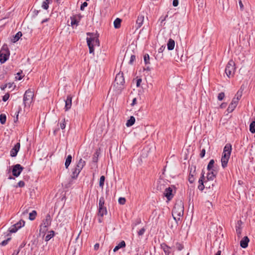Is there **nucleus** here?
Segmentation results:
<instances>
[{"instance_id":"nucleus-1","label":"nucleus","mask_w":255,"mask_h":255,"mask_svg":"<svg viewBox=\"0 0 255 255\" xmlns=\"http://www.w3.org/2000/svg\"><path fill=\"white\" fill-rule=\"evenodd\" d=\"M87 35L90 37H87V42L89 48L90 53H93L94 47L100 46V41L97 35L94 33L87 32Z\"/></svg>"},{"instance_id":"nucleus-2","label":"nucleus","mask_w":255,"mask_h":255,"mask_svg":"<svg viewBox=\"0 0 255 255\" xmlns=\"http://www.w3.org/2000/svg\"><path fill=\"white\" fill-rule=\"evenodd\" d=\"M183 212L184 207L181 201L176 203L172 210V214L174 220L176 222V226L178 225V221L180 220V217L183 216Z\"/></svg>"},{"instance_id":"nucleus-3","label":"nucleus","mask_w":255,"mask_h":255,"mask_svg":"<svg viewBox=\"0 0 255 255\" xmlns=\"http://www.w3.org/2000/svg\"><path fill=\"white\" fill-rule=\"evenodd\" d=\"M231 144L230 143L227 144L224 148L221 158L222 166L224 168H225L227 166V164L231 155Z\"/></svg>"},{"instance_id":"nucleus-4","label":"nucleus","mask_w":255,"mask_h":255,"mask_svg":"<svg viewBox=\"0 0 255 255\" xmlns=\"http://www.w3.org/2000/svg\"><path fill=\"white\" fill-rule=\"evenodd\" d=\"M34 93L30 89L26 90L23 96V104L25 107L29 106L32 102Z\"/></svg>"},{"instance_id":"nucleus-5","label":"nucleus","mask_w":255,"mask_h":255,"mask_svg":"<svg viewBox=\"0 0 255 255\" xmlns=\"http://www.w3.org/2000/svg\"><path fill=\"white\" fill-rule=\"evenodd\" d=\"M235 62L233 60H230L225 68V73L227 76L229 78L233 77L235 74Z\"/></svg>"},{"instance_id":"nucleus-6","label":"nucleus","mask_w":255,"mask_h":255,"mask_svg":"<svg viewBox=\"0 0 255 255\" xmlns=\"http://www.w3.org/2000/svg\"><path fill=\"white\" fill-rule=\"evenodd\" d=\"M51 223V218L49 214H47L45 218L43 220L40 227V232H45L47 230V228L50 226Z\"/></svg>"},{"instance_id":"nucleus-7","label":"nucleus","mask_w":255,"mask_h":255,"mask_svg":"<svg viewBox=\"0 0 255 255\" xmlns=\"http://www.w3.org/2000/svg\"><path fill=\"white\" fill-rule=\"evenodd\" d=\"M9 51L7 47H2L0 51V62L1 63H4L8 58Z\"/></svg>"},{"instance_id":"nucleus-8","label":"nucleus","mask_w":255,"mask_h":255,"mask_svg":"<svg viewBox=\"0 0 255 255\" xmlns=\"http://www.w3.org/2000/svg\"><path fill=\"white\" fill-rule=\"evenodd\" d=\"M23 169L24 168L19 164H16L14 165L12 170L13 175L15 177H18L20 174Z\"/></svg>"},{"instance_id":"nucleus-9","label":"nucleus","mask_w":255,"mask_h":255,"mask_svg":"<svg viewBox=\"0 0 255 255\" xmlns=\"http://www.w3.org/2000/svg\"><path fill=\"white\" fill-rule=\"evenodd\" d=\"M125 83V78L123 73H119L117 74L115 80V84L118 85H123Z\"/></svg>"},{"instance_id":"nucleus-10","label":"nucleus","mask_w":255,"mask_h":255,"mask_svg":"<svg viewBox=\"0 0 255 255\" xmlns=\"http://www.w3.org/2000/svg\"><path fill=\"white\" fill-rule=\"evenodd\" d=\"M20 145V143L18 142L15 144L14 147L11 149L10 154L11 157H15L16 156L17 152L19 150Z\"/></svg>"},{"instance_id":"nucleus-11","label":"nucleus","mask_w":255,"mask_h":255,"mask_svg":"<svg viewBox=\"0 0 255 255\" xmlns=\"http://www.w3.org/2000/svg\"><path fill=\"white\" fill-rule=\"evenodd\" d=\"M72 97L71 95H68L66 99L65 100V110L66 111L69 110L72 106Z\"/></svg>"},{"instance_id":"nucleus-12","label":"nucleus","mask_w":255,"mask_h":255,"mask_svg":"<svg viewBox=\"0 0 255 255\" xmlns=\"http://www.w3.org/2000/svg\"><path fill=\"white\" fill-rule=\"evenodd\" d=\"M144 21V16L142 15H139L136 21L135 27L136 29L139 28L143 24Z\"/></svg>"},{"instance_id":"nucleus-13","label":"nucleus","mask_w":255,"mask_h":255,"mask_svg":"<svg viewBox=\"0 0 255 255\" xmlns=\"http://www.w3.org/2000/svg\"><path fill=\"white\" fill-rule=\"evenodd\" d=\"M195 173V167H191L190 170L188 181L190 183H193L194 181V175Z\"/></svg>"},{"instance_id":"nucleus-14","label":"nucleus","mask_w":255,"mask_h":255,"mask_svg":"<svg viewBox=\"0 0 255 255\" xmlns=\"http://www.w3.org/2000/svg\"><path fill=\"white\" fill-rule=\"evenodd\" d=\"M164 195L168 200H171L173 197L172 189L170 187L166 188L164 192Z\"/></svg>"},{"instance_id":"nucleus-15","label":"nucleus","mask_w":255,"mask_h":255,"mask_svg":"<svg viewBox=\"0 0 255 255\" xmlns=\"http://www.w3.org/2000/svg\"><path fill=\"white\" fill-rule=\"evenodd\" d=\"M216 174L217 172L214 169H212L211 171H209L207 175V180L208 181H213L214 179L215 178Z\"/></svg>"},{"instance_id":"nucleus-16","label":"nucleus","mask_w":255,"mask_h":255,"mask_svg":"<svg viewBox=\"0 0 255 255\" xmlns=\"http://www.w3.org/2000/svg\"><path fill=\"white\" fill-rule=\"evenodd\" d=\"M249 239L248 237H244L240 242V246L243 248H246L248 246Z\"/></svg>"},{"instance_id":"nucleus-17","label":"nucleus","mask_w":255,"mask_h":255,"mask_svg":"<svg viewBox=\"0 0 255 255\" xmlns=\"http://www.w3.org/2000/svg\"><path fill=\"white\" fill-rule=\"evenodd\" d=\"M86 164L85 161L83 160L82 158H80L76 166V168H77L79 171H81L83 168L84 167V166Z\"/></svg>"},{"instance_id":"nucleus-18","label":"nucleus","mask_w":255,"mask_h":255,"mask_svg":"<svg viewBox=\"0 0 255 255\" xmlns=\"http://www.w3.org/2000/svg\"><path fill=\"white\" fill-rule=\"evenodd\" d=\"M161 247L163 249L166 255H169L171 252V248L165 244H162L161 245Z\"/></svg>"},{"instance_id":"nucleus-19","label":"nucleus","mask_w":255,"mask_h":255,"mask_svg":"<svg viewBox=\"0 0 255 255\" xmlns=\"http://www.w3.org/2000/svg\"><path fill=\"white\" fill-rule=\"evenodd\" d=\"M167 49L169 50H172L175 46V41L173 39L170 38L167 43Z\"/></svg>"},{"instance_id":"nucleus-20","label":"nucleus","mask_w":255,"mask_h":255,"mask_svg":"<svg viewBox=\"0 0 255 255\" xmlns=\"http://www.w3.org/2000/svg\"><path fill=\"white\" fill-rule=\"evenodd\" d=\"M107 210L106 208L104 207H99L98 216L103 217L104 215L107 214Z\"/></svg>"},{"instance_id":"nucleus-21","label":"nucleus","mask_w":255,"mask_h":255,"mask_svg":"<svg viewBox=\"0 0 255 255\" xmlns=\"http://www.w3.org/2000/svg\"><path fill=\"white\" fill-rule=\"evenodd\" d=\"M203 179H204V174H202V176L199 179V181H198L199 185H198V188L201 191H203L205 188V186L204 185Z\"/></svg>"},{"instance_id":"nucleus-22","label":"nucleus","mask_w":255,"mask_h":255,"mask_svg":"<svg viewBox=\"0 0 255 255\" xmlns=\"http://www.w3.org/2000/svg\"><path fill=\"white\" fill-rule=\"evenodd\" d=\"M22 36V33L20 31L18 32L14 36L11 38V41L13 43L17 42L19 38Z\"/></svg>"},{"instance_id":"nucleus-23","label":"nucleus","mask_w":255,"mask_h":255,"mask_svg":"<svg viewBox=\"0 0 255 255\" xmlns=\"http://www.w3.org/2000/svg\"><path fill=\"white\" fill-rule=\"evenodd\" d=\"M125 246L126 243L125 241H122L117 246L115 247V248L114 249V252H116L118 251L120 249L125 247Z\"/></svg>"},{"instance_id":"nucleus-24","label":"nucleus","mask_w":255,"mask_h":255,"mask_svg":"<svg viewBox=\"0 0 255 255\" xmlns=\"http://www.w3.org/2000/svg\"><path fill=\"white\" fill-rule=\"evenodd\" d=\"M71 26L74 27L75 26H77L79 22V20H77L75 17H71Z\"/></svg>"},{"instance_id":"nucleus-25","label":"nucleus","mask_w":255,"mask_h":255,"mask_svg":"<svg viewBox=\"0 0 255 255\" xmlns=\"http://www.w3.org/2000/svg\"><path fill=\"white\" fill-rule=\"evenodd\" d=\"M135 123V118L133 116H131L129 120H128L126 123V126L128 127L132 126Z\"/></svg>"},{"instance_id":"nucleus-26","label":"nucleus","mask_w":255,"mask_h":255,"mask_svg":"<svg viewBox=\"0 0 255 255\" xmlns=\"http://www.w3.org/2000/svg\"><path fill=\"white\" fill-rule=\"evenodd\" d=\"M80 172H81L80 171H78V170L77 168H74L72 170V173L71 174L72 178H73V179L76 178L78 177V176Z\"/></svg>"},{"instance_id":"nucleus-27","label":"nucleus","mask_w":255,"mask_h":255,"mask_svg":"<svg viewBox=\"0 0 255 255\" xmlns=\"http://www.w3.org/2000/svg\"><path fill=\"white\" fill-rule=\"evenodd\" d=\"M52 1V0H45L43 1L42 4V7L44 9H47L49 7V4Z\"/></svg>"},{"instance_id":"nucleus-28","label":"nucleus","mask_w":255,"mask_h":255,"mask_svg":"<svg viewBox=\"0 0 255 255\" xmlns=\"http://www.w3.org/2000/svg\"><path fill=\"white\" fill-rule=\"evenodd\" d=\"M121 22H122V20L120 18H117L114 22V27L116 28H119L121 26Z\"/></svg>"},{"instance_id":"nucleus-29","label":"nucleus","mask_w":255,"mask_h":255,"mask_svg":"<svg viewBox=\"0 0 255 255\" xmlns=\"http://www.w3.org/2000/svg\"><path fill=\"white\" fill-rule=\"evenodd\" d=\"M72 157L71 155H68L65 163V166L68 168L72 161Z\"/></svg>"},{"instance_id":"nucleus-30","label":"nucleus","mask_w":255,"mask_h":255,"mask_svg":"<svg viewBox=\"0 0 255 255\" xmlns=\"http://www.w3.org/2000/svg\"><path fill=\"white\" fill-rule=\"evenodd\" d=\"M18 229H19L17 228V226L15 225V224H14L9 228L8 231L10 233H14L16 232Z\"/></svg>"},{"instance_id":"nucleus-31","label":"nucleus","mask_w":255,"mask_h":255,"mask_svg":"<svg viewBox=\"0 0 255 255\" xmlns=\"http://www.w3.org/2000/svg\"><path fill=\"white\" fill-rule=\"evenodd\" d=\"M236 107H237V105L231 103L227 109V112L229 113L232 112L234 110V109L236 108Z\"/></svg>"},{"instance_id":"nucleus-32","label":"nucleus","mask_w":255,"mask_h":255,"mask_svg":"<svg viewBox=\"0 0 255 255\" xmlns=\"http://www.w3.org/2000/svg\"><path fill=\"white\" fill-rule=\"evenodd\" d=\"M37 213L36 211L33 210L31 213H29V219L30 220H33L35 219V217L36 216Z\"/></svg>"},{"instance_id":"nucleus-33","label":"nucleus","mask_w":255,"mask_h":255,"mask_svg":"<svg viewBox=\"0 0 255 255\" xmlns=\"http://www.w3.org/2000/svg\"><path fill=\"white\" fill-rule=\"evenodd\" d=\"M54 231H51L49 232V234H48V235H47L45 236V241H48L49 240H50L54 236Z\"/></svg>"},{"instance_id":"nucleus-34","label":"nucleus","mask_w":255,"mask_h":255,"mask_svg":"<svg viewBox=\"0 0 255 255\" xmlns=\"http://www.w3.org/2000/svg\"><path fill=\"white\" fill-rule=\"evenodd\" d=\"M143 59L145 64L147 65L150 64V58L148 54H145L144 55Z\"/></svg>"},{"instance_id":"nucleus-35","label":"nucleus","mask_w":255,"mask_h":255,"mask_svg":"<svg viewBox=\"0 0 255 255\" xmlns=\"http://www.w3.org/2000/svg\"><path fill=\"white\" fill-rule=\"evenodd\" d=\"M214 160L213 159L210 160V161H209V163H208V165L207 166V169L209 171L213 169V168L214 167Z\"/></svg>"},{"instance_id":"nucleus-36","label":"nucleus","mask_w":255,"mask_h":255,"mask_svg":"<svg viewBox=\"0 0 255 255\" xmlns=\"http://www.w3.org/2000/svg\"><path fill=\"white\" fill-rule=\"evenodd\" d=\"M250 130L252 133H255V121L252 122L250 125Z\"/></svg>"},{"instance_id":"nucleus-37","label":"nucleus","mask_w":255,"mask_h":255,"mask_svg":"<svg viewBox=\"0 0 255 255\" xmlns=\"http://www.w3.org/2000/svg\"><path fill=\"white\" fill-rule=\"evenodd\" d=\"M6 117L5 114H1L0 115V123L3 125L5 123Z\"/></svg>"},{"instance_id":"nucleus-38","label":"nucleus","mask_w":255,"mask_h":255,"mask_svg":"<svg viewBox=\"0 0 255 255\" xmlns=\"http://www.w3.org/2000/svg\"><path fill=\"white\" fill-rule=\"evenodd\" d=\"M99 155V152L98 151H96L95 153L94 154L92 158L93 162H97L98 161Z\"/></svg>"},{"instance_id":"nucleus-39","label":"nucleus","mask_w":255,"mask_h":255,"mask_svg":"<svg viewBox=\"0 0 255 255\" xmlns=\"http://www.w3.org/2000/svg\"><path fill=\"white\" fill-rule=\"evenodd\" d=\"M105 180V177L104 176L102 175L100 177V181H99V186L102 189L103 188V186L104 185Z\"/></svg>"},{"instance_id":"nucleus-40","label":"nucleus","mask_w":255,"mask_h":255,"mask_svg":"<svg viewBox=\"0 0 255 255\" xmlns=\"http://www.w3.org/2000/svg\"><path fill=\"white\" fill-rule=\"evenodd\" d=\"M15 224L17 226V228L20 229L24 226L25 222L23 220H21Z\"/></svg>"},{"instance_id":"nucleus-41","label":"nucleus","mask_w":255,"mask_h":255,"mask_svg":"<svg viewBox=\"0 0 255 255\" xmlns=\"http://www.w3.org/2000/svg\"><path fill=\"white\" fill-rule=\"evenodd\" d=\"M11 240V238H8L7 239L3 241L0 243V245L1 246H6L8 242Z\"/></svg>"},{"instance_id":"nucleus-42","label":"nucleus","mask_w":255,"mask_h":255,"mask_svg":"<svg viewBox=\"0 0 255 255\" xmlns=\"http://www.w3.org/2000/svg\"><path fill=\"white\" fill-rule=\"evenodd\" d=\"M105 200L103 197L100 198L99 207H104Z\"/></svg>"},{"instance_id":"nucleus-43","label":"nucleus","mask_w":255,"mask_h":255,"mask_svg":"<svg viewBox=\"0 0 255 255\" xmlns=\"http://www.w3.org/2000/svg\"><path fill=\"white\" fill-rule=\"evenodd\" d=\"M242 96V91L239 90L235 96V98H238V101L241 99Z\"/></svg>"},{"instance_id":"nucleus-44","label":"nucleus","mask_w":255,"mask_h":255,"mask_svg":"<svg viewBox=\"0 0 255 255\" xmlns=\"http://www.w3.org/2000/svg\"><path fill=\"white\" fill-rule=\"evenodd\" d=\"M118 202L121 205H124L126 203V200L125 198L120 197L118 200Z\"/></svg>"},{"instance_id":"nucleus-45","label":"nucleus","mask_w":255,"mask_h":255,"mask_svg":"<svg viewBox=\"0 0 255 255\" xmlns=\"http://www.w3.org/2000/svg\"><path fill=\"white\" fill-rule=\"evenodd\" d=\"M225 97V94L224 92H221L218 94V99L219 101H222Z\"/></svg>"},{"instance_id":"nucleus-46","label":"nucleus","mask_w":255,"mask_h":255,"mask_svg":"<svg viewBox=\"0 0 255 255\" xmlns=\"http://www.w3.org/2000/svg\"><path fill=\"white\" fill-rule=\"evenodd\" d=\"M60 128L62 129H64L66 127V123L65 119H63L62 121L60 124Z\"/></svg>"},{"instance_id":"nucleus-47","label":"nucleus","mask_w":255,"mask_h":255,"mask_svg":"<svg viewBox=\"0 0 255 255\" xmlns=\"http://www.w3.org/2000/svg\"><path fill=\"white\" fill-rule=\"evenodd\" d=\"M176 248L178 251H181L183 249V246L180 243H177L176 244Z\"/></svg>"},{"instance_id":"nucleus-48","label":"nucleus","mask_w":255,"mask_h":255,"mask_svg":"<svg viewBox=\"0 0 255 255\" xmlns=\"http://www.w3.org/2000/svg\"><path fill=\"white\" fill-rule=\"evenodd\" d=\"M135 60V56L134 55H131L130 60L129 61V64L132 65Z\"/></svg>"},{"instance_id":"nucleus-49","label":"nucleus","mask_w":255,"mask_h":255,"mask_svg":"<svg viewBox=\"0 0 255 255\" xmlns=\"http://www.w3.org/2000/svg\"><path fill=\"white\" fill-rule=\"evenodd\" d=\"M9 98V94L8 93L5 94L2 97V100L6 102Z\"/></svg>"},{"instance_id":"nucleus-50","label":"nucleus","mask_w":255,"mask_h":255,"mask_svg":"<svg viewBox=\"0 0 255 255\" xmlns=\"http://www.w3.org/2000/svg\"><path fill=\"white\" fill-rule=\"evenodd\" d=\"M145 229L144 228H141L139 231L138 232V236H140L144 234L145 232Z\"/></svg>"},{"instance_id":"nucleus-51","label":"nucleus","mask_w":255,"mask_h":255,"mask_svg":"<svg viewBox=\"0 0 255 255\" xmlns=\"http://www.w3.org/2000/svg\"><path fill=\"white\" fill-rule=\"evenodd\" d=\"M87 5H88V3H87V2H83V3L81 4V5L80 9H81V10H84V8H85V7H86V6H87Z\"/></svg>"},{"instance_id":"nucleus-52","label":"nucleus","mask_w":255,"mask_h":255,"mask_svg":"<svg viewBox=\"0 0 255 255\" xmlns=\"http://www.w3.org/2000/svg\"><path fill=\"white\" fill-rule=\"evenodd\" d=\"M205 153H206V150L204 148L203 149H202L201 151V153L200 154V156L201 158H203L204 156H205Z\"/></svg>"},{"instance_id":"nucleus-53","label":"nucleus","mask_w":255,"mask_h":255,"mask_svg":"<svg viewBox=\"0 0 255 255\" xmlns=\"http://www.w3.org/2000/svg\"><path fill=\"white\" fill-rule=\"evenodd\" d=\"M17 184H18V187H23L25 185V183L23 181H20L18 182Z\"/></svg>"},{"instance_id":"nucleus-54","label":"nucleus","mask_w":255,"mask_h":255,"mask_svg":"<svg viewBox=\"0 0 255 255\" xmlns=\"http://www.w3.org/2000/svg\"><path fill=\"white\" fill-rule=\"evenodd\" d=\"M239 101H238V98H235V97L232 99V101L231 102L232 103L235 104L237 106L238 104Z\"/></svg>"},{"instance_id":"nucleus-55","label":"nucleus","mask_w":255,"mask_h":255,"mask_svg":"<svg viewBox=\"0 0 255 255\" xmlns=\"http://www.w3.org/2000/svg\"><path fill=\"white\" fill-rule=\"evenodd\" d=\"M141 81H142V80L140 78L136 80V85L137 87H139L140 86Z\"/></svg>"},{"instance_id":"nucleus-56","label":"nucleus","mask_w":255,"mask_h":255,"mask_svg":"<svg viewBox=\"0 0 255 255\" xmlns=\"http://www.w3.org/2000/svg\"><path fill=\"white\" fill-rule=\"evenodd\" d=\"M241 229L240 227L236 228V232L238 236H240L241 234Z\"/></svg>"},{"instance_id":"nucleus-57","label":"nucleus","mask_w":255,"mask_h":255,"mask_svg":"<svg viewBox=\"0 0 255 255\" xmlns=\"http://www.w3.org/2000/svg\"><path fill=\"white\" fill-rule=\"evenodd\" d=\"M17 76L15 77V78L17 79V80H20L22 79V77L21 76H20V73L19 72H18L17 74H16Z\"/></svg>"},{"instance_id":"nucleus-58","label":"nucleus","mask_w":255,"mask_h":255,"mask_svg":"<svg viewBox=\"0 0 255 255\" xmlns=\"http://www.w3.org/2000/svg\"><path fill=\"white\" fill-rule=\"evenodd\" d=\"M178 5V0H173V5L174 6H177Z\"/></svg>"},{"instance_id":"nucleus-59","label":"nucleus","mask_w":255,"mask_h":255,"mask_svg":"<svg viewBox=\"0 0 255 255\" xmlns=\"http://www.w3.org/2000/svg\"><path fill=\"white\" fill-rule=\"evenodd\" d=\"M165 48V46H162L161 47H160L158 49V52L159 53H161V52H162L164 50Z\"/></svg>"},{"instance_id":"nucleus-60","label":"nucleus","mask_w":255,"mask_h":255,"mask_svg":"<svg viewBox=\"0 0 255 255\" xmlns=\"http://www.w3.org/2000/svg\"><path fill=\"white\" fill-rule=\"evenodd\" d=\"M136 104V99L135 98H134L133 100H132V103L131 104V106H133L134 105H135V104Z\"/></svg>"},{"instance_id":"nucleus-61","label":"nucleus","mask_w":255,"mask_h":255,"mask_svg":"<svg viewBox=\"0 0 255 255\" xmlns=\"http://www.w3.org/2000/svg\"><path fill=\"white\" fill-rule=\"evenodd\" d=\"M227 106V103H223L220 105V108L222 109L225 108Z\"/></svg>"},{"instance_id":"nucleus-62","label":"nucleus","mask_w":255,"mask_h":255,"mask_svg":"<svg viewBox=\"0 0 255 255\" xmlns=\"http://www.w3.org/2000/svg\"><path fill=\"white\" fill-rule=\"evenodd\" d=\"M99 246H100L99 244H98V243L94 245V249H95V250H98V249H99Z\"/></svg>"},{"instance_id":"nucleus-63","label":"nucleus","mask_w":255,"mask_h":255,"mask_svg":"<svg viewBox=\"0 0 255 255\" xmlns=\"http://www.w3.org/2000/svg\"><path fill=\"white\" fill-rule=\"evenodd\" d=\"M167 16H168V15H166L165 17H164L163 18L160 17V20H161V23H162L164 21H165Z\"/></svg>"},{"instance_id":"nucleus-64","label":"nucleus","mask_w":255,"mask_h":255,"mask_svg":"<svg viewBox=\"0 0 255 255\" xmlns=\"http://www.w3.org/2000/svg\"><path fill=\"white\" fill-rule=\"evenodd\" d=\"M239 5H240L241 9H242L243 8L244 5H243V4L241 0L239 1Z\"/></svg>"}]
</instances>
